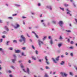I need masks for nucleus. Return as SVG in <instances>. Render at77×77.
I'll return each mask as SVG.
<instances>
[{"label": "nucleus", "mask_w": 77, "mask_h": 77, "mask_svg": "<svg viewBox=\"0 0 77 77\" xmlns=\"http://www.w3.org/2000/svg\"><path fill=\"white\" fill-rule=\"evenodd\" d=\"M60 8L61 10H62V11H64V8H62L61 7H60Z\"/></svg>", "instance_id": "nucleus-26"}, {"label": "nucleus", "mask_w": 77, "mask_h": 77, "mask_svg": "<svg viewBox=\"0 0 77 77\" xmlns=\"http://www.w3.org/2000/svg\"><path fill=\"white\" fill-rule=\"evenodd\" d=\"M48 39H51V36H49Z\"/></svg>", "instance_id": "nucleus-62"}, {"label": "nucleus", "mask_w": 77, "mask_h": 77, "mask_svg": "<svg viewBox=\"0 0 77 77\" xmlns=\"http://www.w3.org/2000/svg\"><path fill=\"white\" fill-rule=\"evenodd\" d=\"M21 55L22 56H26V55L24 54V52H22L21 53Z\"/></svg>", "instance_id": "nucleus-23"}, {"label": "nucleus", "mask_w": 77, "mask_h": 77, "mask_svg": "<svg viewBox=\"0 0 77 77\" xmlns=\"http://www.w3.org/2000/svg\"><path fill=\"white\" fill-rule=\"evenodd\" d=\"M69 74H70V75H72H72H73V74L72 73V72H70Z\"/></svg>", "instance_id": "nucleus-35"}, {"label": "nucleus", "mask_w": 77, "mask_h": 77, "mask_svg": "<svg viewBox=\"0 0 77 77\" xmlns=\"http://www.w3.org/2000/svg\"><path fill=\"white\" fill-rule=\"evenodd\" d=\"M3 23V21L2 20L0 19V23Z\"/></svg>", "instance_id": "nucleus-51"}, {"label": "nucleus", "mask_w": 77, "mask_h": 77, "mask_svg": "<svg viewBox=\"0 0 77 77\" xmlns=\"http://www.w3.org/2000/svg\"><path fill=\"white\" fill-rule=\"evenodd\" d=\"M73 48L72 47H70L69 48H70V49H73Z\"/></svg>", "instance_id": "nucleus-53"}, {"label": "nucleus", "mask_w": 77, "mask_h": 77, "mask_svg": "<svg viewBox=\"0 0 77 77\" xmlns=\"http://www.w3.org/2000/svg\"><path fill=\"white\" fill-rule=\"evenodd\" d=\"M4 29H5L7 32H9V28H8L7 26H5Z\"/></svg>", "instance_id": "nucleus-8"}, {"label": "nucleus", "mask_w": 77, "mask_h": 77, "mask_svg": "<svg viewBox=\"0 0 77 77\" xmlns=\"http://www.w3.org/2000/svg\"><path fill=\"white\" fill-rule=\"evenodd\" d=\"M32 47L33 49L34 50H35V47H34V46H33V45H32Z\"/></svg>", "instance_id": "nucleus-46"}, {"label": "nucleus", "mask_w": 77, "mask_h": 77, "mask_svg": "<svg viewBox=\"0 0 77 77\" xmlns=\"http://www.w3.org/2000/svg\"><path fill=\"white\" fill-rule=\"evenodd\" d=\"M37 6H41V3H38Z\"/></svg>", "instance_id": "nucleus-24"}, {"label": "nucleus", "mask_w": 77, "mask_h": 77, "mask_svg": "<svg viewBox=\"0 0 77 77\" xmlns=\"http://www.w3.org/2000/svg\"><path fill=\"white\" fill-rule=\"evenodd\" d=\"M64 5L66 6H66H68V5L67 4H64Z\"/></svg>", "instance_id": "nucleus-40"}, {"label": "nucleus", "mask_w": 77, "mask_h": 77, "mask_svg": "<svg viewBox=\"0 0 77 77\" xmlns=\"http://www.w3.org/2000/svg\"><path fill=\"white\" fill-rule=\"evenodd\" d=\"M50 44L51 45H52L53 44V40H51L50 41Z\"/></svg>", "instance_id": "nucleus-31"}, {"label": "nucleus", "mask_w": 77, "mask_h": 77, "mask_svg": "<svg viewBox=\"0 0 77 77\" xmlns=\"http://www.w3.org/2000/svg\"><path fill=\"white\" fill-rule=\"evenodd\" d=\"M59 57H60V56H58L56 59V60L57 61H59Z\"/></svg>", "instance_id": "nucleus-15"}, {"label": "nucleus", "mask_w": 77, "mask_h": 77, "mask_svg": "<svg viewBox=\"0 0 77 77\" xmlns=\"http://www.w3.org/2000/svg\"><path fill=\"white\" fill-rule=\"evenodd\" d=\"M15 61H16V59L15 58L14 59L12 60V62L13 63H15Z\"/></svg>", "instance_id": "nucleus-25"}, {"label": "nucleus", "mask_w": 77, "mask_h": 77, "mask_svg": "<svg viewBox=\"0 0 77 77\" xmlns=\"http://www.w3.org/2000/svg\"><path fill=\"white\" fill-rule=\"evenodd\" d=\"M46 8L47 9H50V10L51 11V10H52V7H51V6H46Z\"/></svg>", "instance_id": "nucleus-9"}, {"label": "nucleus", "mask_w": 77, "mask_h": 77, "mask_svg": "<svg viewBox=\"0 0 77 77\" xmlns=\"http://www.w3.org/2000/svg\"><path fill=\"white\" fill-rule=\"evenodd\" d=\"M70 55L72 57H73V53H70Z\"/></svg>", "instance_id": "nucleus-41"}, {"label": "nucleus", "mask_w": 77, "mask_h": 77, "mask_svg": "<svg viewBox=\"0 0 77 77\" xmlns=\"http://www.w3.org/2000/svg\"><path fill=\"white\" fill-rule=\"evenodd\" d=\"M45 21V20H41V22H42V23H43V22H44V21Z\"/></svg>", "instance_id": "nucleus-54"}, {"label": "nucleus", "mask_w": 77, "mask_h": 77, "mask_svg": "<svg viewBox=\"0 0 77 77\" xmlns=\"http://www.w3.org/2000/svg\"><path fill=\"white\" fill-rule=\"evenodd\" d=\"M65 54L66 55H68V52H66Z\"/></svg>", "instance_id": "nucleus-59"}, {"label": "nucleus", "mask_w": 77, "mask_h": 77, "mask_svg": "<svg viewBox=\"0 0 77 77\" xmlns=\"http://www.w3.org/2000/svg\"><path fill=\"white\" fill-rule=\"evenodd\" d=\"M42 24L43 26H44V27H47V25H46V24H45V23H43Z\"/></svg>", "instance_id": "nucleus-18"}, {"label": "nucleus", "mask_w": 77, "mask_h": 77, "mask_svg": "<svg viewBox=\"0 0 77 77\" xmlns=\"http://www.w3.org/2000/svg\"><path fill=\"white\" fill-rule=\"evenodd\" d=\"M0 51H2V53H3V52H4V51L3 50L2 48H0Z\"/></svg>", "instance_id": "nucleus-22"}, {"label": "nucleus", "mask_w": 77, "mask_h": 77, "mask_svg": "<svg viewBox=\"0 0 77 77\" xmlns=\"http://www.w3.org/2000/svg\"><path fill=\"white\" fill-rule=\"evenodd\" d=\"M31 14L32 15H35V13L31 12Z\"/></svg>", "instance_id": "nucleus-48"}, {"label": "nucleus", "mask_w": 77, "mask_h": 77, "mask_svg": "<svg viewBox=\"0 0 77 77\" xmlns=\"http://www.w3.org/2000/svg\"><path fill=\"white\" fill-rule=\"evenodd\" d=\"M32 33H34V35H35V37H36V38H38V35H36V33H35V32H34V31H32Z\"/></svg>", "instance_id": "nucleus-12"}, {"label": "nucleus", "mask_w": 77, "mask_h": 77, "mask_svg": "<svg viewBox=\"0 0 77 77\" xmlns=\"http://www.w3.org/2000/svg\"><path fill=\"white\" fill-rule=\"evenodd\" d=\"M45 77H48V76L47 75V73H45Z\"/></svg>", "instance_id": "nucleus-38"}, {"label": "nucleus", "mask_w": 77, "mask_h": 77, "mask_svg": "<svg viewBox=\"0 0 77 77\" xmlns=\"http://www.w3.org/2000/svg\"><path fill=\"white\" fill-rule=\"evenodd\" d=\"M50 24V22H48L47 24V25H48V26H49Z\"/></svg>", "instance_id": "nucleus-52"}, {"label": "nucleus", "mask_w": 77, "mask_h": 77, "mask_svg": "<svg viewBox=\"0 0 77 77\" xmlns=\"http://www.w3.org/2000/svg\"><path fill=\"white\" fill-rule=\"evenodd\" d=\"M20 50H15V52L16 53H20Z\"/></svg>", "instance_id": "nucleus-11"}, {"label": "nucleus", "mask_w": 77, "mask_h": 77, "mask_svg": "<svg viewBox=\"0 0 77 77\" xmlns=\"http://www.w3.org/2000/svg\"><path fill=\"white\" fill-rule=\"evenodd\" d=\"M66 32L68 33H71V31L70 30H66Z\"/></svg>", "instance_id": "nucleus-19"}, {"label": "nucleus", "mask_w": 77, "mask_h": 77, "mask_svg": "<svg viewBox=\"0 0 77 77\" xmlns=\"http://www.w3.org/2000/svg\"><path fill=\"white\" fill-rule=\"evenodd\" d=\"M75 21L77 23V19H75Z\"/></svg>", "instance_id": "nucleus-64"}, {"label": "nucleus", "mask_w": 77, "mask_h": 77, "mask_svg": "<svg viewBox=\"0 0 77 77\" xmlns=\"http://www.w3.org/2000/svg\"><path fill=\"white\" fill-rule=\"evenodd\" d=\"M32 58L33 60H36V59H35V57H32Z\"/></svg>", "instance_id": "nucleus-36"}, {"label": "nucleus", "mask_w": 77, "mask_h": 77, "mask_svg": "<svg viewBox=\"0 0 77 77\" xmlns=\"http://www.w3.org/2000/svg\"><path fill=\"white\" fill-rule=\"evenodd\" d=\"M26 48L25 47H22V50H26Z\"/></svg>", "instance_id": "nucleus-27"}, {"label": "nucleus", "mask_w": 77, "mask_h": 77, "mask_svg": "<svg viewBox=\"0 0 77 77\" xmlns=\"http://www.w3.org/2000/svg\"><path fill=\"white\" fill-rule=\"evenodd\" d=\"M52 22L53 23H54V24H56V21H55V20H53Z\"/></svg>", "instance_id": "nucleus-39"}, {"label": "nucleus", "mask_w": 77, "mask_h": 77, "mask_svg": "<svg viewBox=\"0 0 77 77\" xmlns=\"http://www.w3.org/2000/svg\"><path fill=\"white\" fill-rule=\"evenodd\" d=\"M2 41H3V39H0V42H2Z\"/></svg>", "instance_id": "nucleus-56"}, {"label": "nucleus", "mask_w": 77, "mask_h": 77, "mask_svg": "<svg viewBox=\"0 0 77 77\" xmlns=\"http://www.w3.org/2000/svg\"><path fill=\"white\" fill-rule=\"evenodd\" d=\"M9 50H13V48L12 47H10L9 48Z\"/></svg>", "instance_id": "nucleus-34"}, {"label": "nucleus", "mask_w": 77, "mask_h": 77, "mask_svg": "<svg viewBox=\"0 0 77 77\" xmlns=\"http://www.w3.org/2000/svg\"><path fill=\"white\" fill-rule=\"evenodd\" d=\"M21 39L19 40L20 42H22L24 41V43L26 42V38L23 35H21L20 36Z\"/></svg>", "instance_id": "nucleus-1"}, {"label": "nucleus", "mask_w": 77, "mask_h": 77, "mask_svg": "<svg viewBox=\"0 0 77 77\" xmlns=\"http://www.w3.org/2000/svg\"><path fill=\"white\" fill-rule=\"evenodd\" d=\"M74 67L75 68L76 70L77 71V68L75 66H74Z\"/></svg>", "instance_id": "nucleus-60"}, {"label": "nucleus", "mask_w": 77, "mask_h": 77, "mask_svg": "<svg viewBox=\"0 0 77 77\" xmlns=\"http://www.w3.org/2000/svg\"><path fill=\"white\" fill-rule=\"evenodd\" d=\"M23 70L24 72H26L29 74H30V70H29V68H26V71L24 69H23Z\"/></svg>", "instance_id": "nucleus-2"}, {"label": "nucleus", "mask_w": 77, "mask_h": 77, "mask_svg": "<svg viewBox=\"0 0 77 77\" xmlns=\"http://www.w3.org/2000/svg\"><path fill=\"white\" fill-rule=\"evenodd\" d=\"M45 68L46 69H50V68H49V67L48 66H46Z\"/></svg>", "instance_id": "nucleus-44"}, {"label": "nucleus", "mask_w": 77, "mask_h": 77, "mask_svg": "<svg viewBox=\"0 0 77 77\" xmlns=\"http://www.w3.org/2000/svg\"><path fill=\"white\" fill-rule=\"evenodd\" d=\"M9 76V77H14V76L12 75H10Z\"/></svg>", "instance_id": "nucleus-47"}, {"label": "nucleus", "mask_w": 77, "mask_h": 77, "mask_svg": "<svg viewBox=\"0 0 77 77\" xmlns=\"http://www.w3.org/2000/svg\"><path fill=\"white\" fill-rule=\"evenodd\" d=\"M13 42L14 43H17V41L16 40H14Z\"/></svg>", "instance_id": "nucleus-32"}, {"label": "nucleus", "mask_w": 77, "mask_h": 77, "mask_svg": "<svg viewBox=\"0 0 77 77\" xmlns=\"http://www.w3.org/2000/svg\"><path fill=\"white\" fill-rule=\"evenodd\" d=\"M46 38H47V36H44L43 38H42L43 41H44V40L46 39Z\"/></svg>", "instance_id": "nucleus-16"}, {"label": "nucleus", "mask_w": 77, "mask_h": 77, "mask_svg": "<svg viewBox=\"0 0 77 77\" xmlns=\"http://www.w3.org/2000/svg\"><path fill=\"white\" fill-rule=\"evenodd\" d=\"M64 63H65V62H64L63 61H62L60 63V65H64Z\"/></svg>", "instance_id": "nucleus-14"}, {"label": "nucleus", "mask_w": 77, "mask_h": 77, "mask_svg": "<svg viewBox=\"0 0 77 77\" xmlns=\"http://www.w3.org/2000/svg\"><path fill=\"white\" fill-rule=\"evenodd\" d=\"M28 62L29 63H31V61H30V60H29Z\"/></svg>", "instance_id": "nucleus-61"}, {"label": "nucleus", "mask_w": 77, "mask_h": 77, "mask_svg": "<svg viewBox=\"0 0 77 77\" xmlns=\"http://www.w3.org/2000/svg\"><path fill=\"white\" fill-rule=\"evenodd\" d=\"M13 56L14 57L15 59V57H16V55L15 54H14Z\"/></svg>", "instance_id": "nucleus-58"}, {"label": "nucleus", "mask_w": 77, "mask_h": 77, "mask_svg": "<svg viewBox=\"0 0 77 77\" xmlns=\"http://www.w3.org/2000/svg\"><path fill=\"white\" fill-rule=\"evenodd\" d=\"M35 52L36 54H38V51H35Z\"/></svg>", "instance_id": "nucleus-42"}, {"label": "nucleus", "mask_w": 77, "mask_h": 77, "mask_svg": "<svg viewBox=\"0 0 77 77\" xmlns=\"http://www.w3.org/2000/svg\"><path fill=\"white\" fill-rule=\"evenodd\" d=\"M22 18H23V19H24L25 18H26V17H25L24 16H23L22 17Z\"/></svg>", "instance_id": "nucleus-49"}, {"label": "nucleus", "mask_w": 77, "mask_h": 77, "mask_svg": "<svg viewBox=\"0 0 77 77\" xmlns=\"http://www.w3.org/2000/svg\"><path fill=\"white\" fill-rule=\"evenodd\" d=\"M11 42V41H8L6 43V44L7 45H9V43H10V42Z\"/></svg>", "instance_id": "nucleus-29"}, {"label": "nucleus", "mask_w": 77, "mask_h": 77, "mask_svg": "<svg viewBox=\"0 0 77 77\" xmlns=\"http://www.w3.org/2000/svg\"><path fill=\"white\" fill-rule=\"evenodd\" d=\"M8 72H9V73H11V71L9 70L8 71Z\"/></svg>", "instance_id": "nucleus-63"}, {"label": "nucleus", "mask_w": 77, "mask_h": 77, "mask_svg": "<svg viewBox=\"0 0 77 77\" xmlns=\"http://www.w3.org/2000/svg\"><path fill=\"white\" fill-rule=\"evenodd\" d=\"M38 42L40 47H41V44H44V43H43V42H42V41H41L40 40H38Z\"/></svg>", "instance_id": "nucleus-7"}, {"label": "nucleus", "mask_w": 77, "mask_h": 77, "mask_svg": "<svg viewBox=\"0 0 77 77\" xmlns=\"http://www.w3.org/2000/svg\"><path fill=\"white\" fill-rule=\"evenodd\" d=\"M66 11H67V14H68V15H69L70 16H71L72 15V14H71V11H70V10H69V9L68 8H67L66 9Z\"/></svg>", "instance_id": "nucleus-6"}, {"label": "nucleus", "mask_w": 77, "mask_h": 77, "mask_svg": "<svg viewBox=\"0 0 77 77\" xmlns=\"http://www.w3.org/2000/svg\"><path fill=\"white\" fill-rule=\"evenodd\" d=\"M58 24L60 27H63V25L64 23L63 22V21L62 20H60L58 23Z\"/></svg>", "instance_id": "nucleus-4"}, {"label": "nucleus", "mask_w": 77, "mask_h": 77, "mask_svg": "<svg viewBox=\"0 0 77 77\" xmlns=\"http://www.w3.org/2000/svg\"><path fill=\"white\" fill-rule=\"evenodd\" d=\"M60 74H61V75H62L63 77H67V76L68 75V74H66L64 72H61L60 73Z\"/></svg>", "instance_id": "nucleus-3"}, {"label": "nucleus", "mask_w": 77, "mask_h": 77, "mask_svg": "<svg viewBox=\"0 0 77 77\" xmlns=\"http://www.w3.org/2000/svg\"><path fill=\"white\" fill-rule=\"evenodd\" d=\"M59 39H63V38H62L61 36H60Z\"/></svg>", "instance_id": "nucleus-45"}, {"label": "nucleus", "mask_w": 77, "mask_h": 77, "mask_svg": "<svg viewBox=\"0 0 77 77\" xmlns=\"http://www.w3.org/2000/svg\"><path fill=\"white\" fill-rule=\"evenodd\" d=\"M45 59L46 60V63H47V64H48V65H49V63L48 62H47V60H48V59H47V57H45Z\"/></svg>", "instance_id": "nucleus-10"}, {"label": "nucleus", "mask_w": 77, "mask_h": 77, "mask_svg": "<svg viewBox=\"0 0 77 77\" xmlns=\"http://www.w3.org/2000/svg\"><path fill=\"white\" fill-rule=\"evenodd\" d=\"M67 42H70V40H69V39L68 38V39Z\"/></svg>", "instance_id": "nucleus-55"}, {"label": "nucleus", "mask_w": 77, "mask_h": 77, "mask_svg": "<svg viewBox=\"0 0 77 77\" xmlns=\"http://www.w3.org/2000/svg\"><path fill=\"white\" fill-rule=\"evenodd\" d=\"M15 6L18 8H19L20 6V5L18 4H15Z\"/></svg>", "instance_id": "nucleus-21"}, {"label": "nucleus", "mask_w": 77, "mask_h": 77, "mask_svg": "<svg viewBox=\"0 0 77 77\" xmlns=\"http://www.w3.org/2000/svg\"><path fill=\"white\" fill-rule=\"evenodd\" d=\"M52 60H53V61L54 62V63H57V61H56V60H54V58H52Z\"/></svg>", "instance_id": "nucleus-13"}, {"label": "nucleus", "mask_w": 77, "mask_h": 77, "mask_svg": "<svg viewBox=\"0 0 77 77\" xmlns=\"http://www.w3.org/2000/svg\"><path fill=\"white\" fill-rule=\"evenodd\" d=\"M43 60V59H39L38 60V61L40 62H41Z\"/></svg>", "instance_id": "nucleus-33"}, {"label": "nucleus", "mask_w": 77, "mask_h": 77, "mask_svg": "<svg viewBox=\"0 0 77 77\" xmlns=\"http://www.w3.org/2000/svg\"><path fill=\"white\" fill-rule=\"evenodd\" d=\"M5 37H6V36L5 35H3L2 36V37L3 38H5Z\"/></svg>", "instance_id": "nucleus-50"}, {"label": "nucleus", "mask_w": 77, "mask_h": 77, "mask_svg": "<svg viewBox=\"0 0 77 77\" xmlns=\"http://www.w3.org/2000/svg\"><path fill=\"white\" fill-rule=\"evenodd\" d=\"M20 66L21 68H24V66L23 65V64L22 63L20 64Z\"/></svg>", "instance_id": "nucleus-20"}, {"label": "nucleus", "mask_w": 77, "mask_h": 77, "mask_svg": "<svg viewBox=\"0 0 77 77\" xmlns=\"http://www.w3.org/2000/svg\"><path fill=\"white\" fill-rule=\"evenodd\" d=\"M2 33L3 34H8V32L6 31H4Z\"/></svg>", "instance_id": "nucleus-17"}, {"label": "nucleus", "mask_w": 77, "mask_h": 77, "mask_svg": "<svg viewBox=\"0 0 77 77\" xmlns=\"http://www.w3.org/2000/svg\"><path fill=\"white\" fill-rule=\"evenodd\" d=\"M17 14H12V16H13V17H15V16H17Z\"/></svg>", "instance_id": "nucleus-28"}, {"label": "nucleus", "mask_w": 77, "mask_h": 77, "mask_svg": "<svg viewBox=\"0 0 77 77\" xmlns=\"http://www.w3.org/2000/svg\"><path fill=\"white\" fill-rule=\"evenodd\" d=\"M70 44H74V42H73V41H71L70 42Z\"/></svg>", "instance_id": "nucleus-43"}, {"label": "nucleus", "mask_w": 77, "mask_h": 77, "mask_svg": "<svg viewBox=\"0 0 77 77\" xmlns=\"http://www.w3.org/2000/svg\"><path fill=\"white\" fill-rule=\"evenodd\" d=\"M40 69L41 70H42V71H43L44 70V69H43V68H40Z\"/></svg>", "instance_id": "nucleus-57"}, {"label": "nucleus", "mask_w": 77, "mask_h": 77, "mask_svg": "<svg viewBox=\"0 0 77 77\" xmlns=\"http://www.w3.org/2000/svg\"><path fill=\"white\" fill-rule=\"evenodd\" d=\"M58 46L59 47V48H60V47H61V46H62V44H58Z\"/></svg>", "instance_id": "nucleus-30"}, {"label": "nucleus", "mask_w": 77, "mask_h": 77, "mask_svg": "<svg viewBox=\"0 0 77 77\" xmlns=\"http://www.w3.org/2000/svg\"><path fill=\"white\" fill-rule=\"evenodd\" d=\"M8 19H11V20H12L13 19V18L12 17H8Z\"/></svg>", "instance_id": "nucleus-37"}, {"label": "nucleus", "mask_w": 77, "mask_h": 77, "mask_svg": "<svg viewBox=\"0 0 77 77\" xmlns=\"http://www.w3.org/2000/svg\"><path fill=\"white\" fill-rule=\"evenodd\" d=\"M15 25L16 26H14V29H17L20 27V24H18V23H15Z\"/></svg>", "instance_id": "nucleus-5"}]
</instances>
